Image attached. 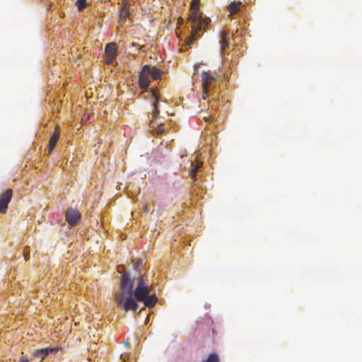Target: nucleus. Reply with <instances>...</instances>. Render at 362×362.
Here are the masks:
<instances>
[{
  "label": "nucleus",
  "instance_id": "nucleus-1",
  "mask_svg": "<svg viewBox=\"0 0 362 362\" xmlns=\"http://www.w3.org/2000/svg\"><path fill=\"white\" fill-rule=\"evenodd\" d=\"M133 279L129 274L124 273L120 279L119 287L115 300L119 308L125 312H136L139 305L136 301L143 302L147 308H153L158 298L155 293H151V285L146 274L139 276L134 289Z\"/></svg>",
  "mask_w": 362,
  "mask_h": 362
},
{
  "label": "nucleus",
  "instance_id": "nucleus-2",
  "mask_svg": "<svg viewBox=\"0 0 362 362\" xmlns=\"http://www.w3.org/2000/svg\"><path fill=\"white\" fill-rule=\"evenodd\" d=\"M210 21L211 20L209 18H204L199 16L197 11L192 12L188 18V21L190 23L192 30L191 35L186 42V46L187 48L191 47V45L194 40L200 37L201 35L199 32L202 29L204 31L206 30Z\"/></svg>",
  "mask_w": 362,
  "mask_h": 362
},
{
  "label": "nucleus",
  "instance_id": "nucleus-3",
  "mask_svg": "<svg viewBox=\"0 0 362 362\" xmlns=\"http://www.w3.org/2000/svg\"><path fill=\"white\" fill-rule=\"evenodd\" d=\"M202 99L206 100L209 97L210 90L216 86L217 78L209 72L202 71L201 74Z\"/></svg>",
  "mask_w": 362,
  "mask_h": 362
},
{
  "label": "nucleus",
  "instance_id": "nucleus-4",
  "mask_svg": "<svg viewBox=\"0 0 362 362\" xmlns=\"http://www.w3.org/2000/svg\"><path fill=\"white\" fill-rule=\"evenodd\" d=\"M60 349L59 346L47 347L41 349H36L33 351L32 357L33 362H42L49 355H55Z\"/></svg>",
  "mask_w": 362,
  "mask_h": 362
},
{
  "label": "nucleus",
  "instance_id": "nucleus-5",
  "mask_svg": "<svg viewBox=\"0 0 362 362\" xmlns=\"http://www.w3.org/2000/svg\"><path fill=\"white\" fill-rule=\"evenodd\" d=\"M150 66L145 65L143 66L139 76V86L141 89H146L150 83Z\"/></svg>",
  "mask_w": 362,
  "mask_h": 362
},
{
  "label": "nucleus",
  "instance_id": "nucleus-6",
  "mask_svg": "<svg viewBox=\"0 0 362 362\" xmlns=\"http://www.w3.org/2000/svg\"><path fill=\"white\" fill-rule=\"evenodd\" d=\"M13 196V190L7 189L6 192L0 195V214H6L8 205L11 200Z\"/></svg>",
  "mask_w": 362,
  "mask_h": 362
},
{
  "label": "nucleus",
  "instance_id": "nucleus-7",
  "mask_svg": "<svg viewBox=\"0 0 362 362\" xmlns=\"http://www.w3.org/2000/svg\"><path fill=\"white\" fill-rule=\"evenodd\" d=\"M117 45L115 42L107 43L105 47V55L106 57L105 63L111 64L114 59L117 57Z\"/></svg>",
  "mask_w": 362,
  "mask_h": 362
},
{
  "label": "nucleus",
  "instance_id": "nucleus-8",
  "mask_svg": "<svg viewBox=\"0 0 362 362\" xmlns=\"http://www.w3.org/2000/svg\"><path fill=\"white\" fill-rule=\"evenodd\" d=\"M80 218L81 214L77 209L70 208L66 211V219L70 225H76Z\"/></svg>",
  "mask_w": 362,
  "mask_h": 362
},
{
  "label": "nucleus",
  "instance_id": "nucleus-9",
  "mask_svg": "<svg viewBox=\"0 0 362 362\" xmlns=\"http://www.w3.org/2000/svg\"><path fill=\"white\" fill-rule=\"evenodd\" d=\"M60 136V131L59 126L57 125L54 132L52 134V136L49 141V148H48V154H50L54 150L57 142L58 141Z\"/></svg>",
  "mask_w": 362,
  "mask_h": 362
},
{
  "label": "nucleus",
  "instance_id": "nucleus-10",
  "mask_svg": "<svg viewBox=\"0 0 362 362\" xmlns=\"http://www.w3.org/2000/svg\"><path fill=\"white\" fill-rule=\"evenodd\" d=\"M228 36L229 32L224 30L221 31L220 34V45H221V52H223L228 47Z\"/></svg>",
  "mask_w": 362,
  "mask_h": 362
},
{
  "label": "nucleus",
  "instance_id": "nucleus-11",
  "mask_svg": "<svg viewBox=\"0 0 362 362\" xmlns=\"http://www.w3.org/2000/svg\"><path fill=\"white\" fill-rule=\"evenodd\" d=\"M243 6H244L240 1L231 2L228 6V9L229 11L228 16H231L240 12Z\"/></svg>",
  "mask_w": 362,
  "mask_h": 362
},
{
  "label": "nucleus",
  "instance_id": "nucleus-12",
  "mask_svg": "<svg viewBox=\"0 0 362 362\" xmlns=\"http://www.w3.org/2000/svg\"><path fill=\"white\" fill-rule=\"evenodd\" d=\"M153 96L156 98V102L153 103V117H152V119L151 120L150 123L152 125V127H154L156 119L159 115V110H158V105H157L158 99V97H157L155 91H153Z\"/></svg>",
  "mask_w": 362,
  "mask_h": 362
},
{
  "label": "nucleus",
  "instance_id": "nucleus-13",
  "mask_svg": "<svg viewBox=\"0 0 362 362\" xmlns=\"http://www.w3.org/2000/svg\"><path fill=\"white\" fill-rule=\"evenodd\" d=\"M149 71H150V76H151V78L153 80L159 79L163 74V71L160 69H159L155 66H150Z\"/></svg>",
  "mask_w": 362,
  "mask_h": 362
},
{
  "label": "nucleus",
  "instance_id": "nucleus-14",
  "mask_svg": "<svg viewBox=\"0 0 362 362\" xmlns=\"http://www.w3.org/2000/svg\"><path fill=\"white\" fill-rule=\"evenodd\" d=\"M132 263L134 269L139 273V276L143 275L144 273H142V270L141 269L143 264V260L140 259H134ZM144 274H146V272H144Z\"/></svg>",
  "mask_w": 362,
  "mask_h": 362
},
{
  "label": "nucleus",
  "instance_id": "nucleus-15",
  "mask_svg": "<svg viewBox=\"0 0 362 362\" xmlns=\"http://www.w3.org/2000/svg\"><path fill=\"white\" fill-rule=\"evenodd\" d=\"M191 166H192V171H191L190 175L192 179L195 180L198 168H200L201 164L197 163L195 165L193 163H191Z\"/></svg>",
  "mask_w": 362,
  "mask_h": 362
},
{
  "label": "nucleus",
  "instance_id": "nucleus-16",
  "mask_svg": "<svg viewBox=\"0 0 362 362\" xmlns=\"http://www.w3.org/2000/svg\"><path fill=\"white\" fill-rule=\"evenodd\" d=\"M202 362H219V357L218 354L211 353L209 355L206 360L203 361Z\"/></svg>",
  "mask_w": 362,
  "mask_h": 362
},
{
  "label": "nucleus",
  "instance_id": "nucleus-17",
  "mask_svg": "<svg viewBox=\"0 0 362 362\" xmlns=\"http://www.w3.org/2000/svg\"><path fill=\"white\" fill-rule=\"evenodd\" d=\"M78 11H81L87 6L86 0H76L75 3Z\"/></svg>",
  "mask_w": 362,
  "mask_h": 362
},
{
  "label": "nucleus",
  "instance_id": "nucleus-18",
  "mask_svg": "<svg viewBox=\"0 0 362 362\" xmlns=\"http://www.w3.org/2000/svg\"><path fill=\"white\" fill-rule=\"evenodd\" d=\"M119 16L123 18H126L128 16V10L125 6L122 8Z\"/></svg>",
  "mask_w": 362,
  "mask_h": 362
},
{
  "label": "nucleus",
  "instance_id": "nucleus-19",
  "mask_svg": "<svg viewBox=\"0 0 362 362\" xmlns=\"http://www.w3.org/2000/svg\"><path fill=\"white\" fill-rule=\"evenodd\" d=\"M158 133H164L165 132V129L164 128V124L163 123H159L157 127Z\"/></svg>",
  "mask_w": 362,
  "mask_h": 362
},
{
  "label": "nucleus",
  "instance_id": "nucleus-20",
  "mask_svg": "<svg viewBox=\"0 0 362 362\" xmlns=\"http://www.w3.org/2000/svg\"><path fill=\"white\" fill-rule=\"evenodd\" d=\"M18 362H33V359L30 358L29 360L28 358H26L25 356H21V357H20Z\"/></svg>",
  "mask_w": 362,
  "mask_h": 362
},
{
  "label": "nucleus",
  "instance_id": "nucleus-21",
  "mask_svg": "<svg viewBox=\"0 0 362 362\" xmlns=\"http://www.w3.org/2000/svg\"><path fill=\"white\" fill-rule=\"evenodd\" d=\"M144 211L145 212H148V211H150V210H149V208H148V206L147 205H144Z\"/></svg>",
  "mask_w": 362,
  "mask_h": 362
},
{
  "label": "nucleus",
  "instance_id": "nucleus-22",
  "mask_svg": "<svg viewBox=\"0 0 362 362\" xmlns=\"http://www.w3.org/2000/svg\"><path fill=\"white\" fill-rule=\"evenodd\" d=\"M182 22H183V19L182 18L178 19V23L181 24V23H182Z\"/></svg>",
  "mask_w": 362,
  "mask_h": 362
},
{
  "label": "nucleus",
  "instance_id": "nucleus-23",
  "mask_svg": "<svg viewBox=\"0 0 362 362\" xmlns=\"http://www.w3.org/2000/svg\"><path fill=\"white\" fill-rule=\"evenodd\" d=\"M132 46H136V43H135V42H133L132 43Z\"/></svg>",
  "mask_w": 362,
  "mask_h": 362
},
{
  "label": "nucleus",
  "instance_id": "nucleus-24",
  "mask_svg": "<svg viewBox=\"0 0 362 362\" xmlns=\"http://www.w3.org/2000/svg\"><path fill=\"white\" fill-rule=\"evenodd\" d=\"M195 3V0H192V6H193V4Z\"/></svg>",
  "mask_w": 362,
  "mask_h": 362
},
{
  "label": "nucleus",
  "instance_id": "nucleus-25",
  "mask_svg": "<svg viewBox=\"0 0 362 362\" xmlns=\"http://www.w3.org/2000/svg\"><path fill=\"white\" fill-rule=\"evenodd\" d=\"M128 344H129V342H128V341H125V342H124V344H125V345H127Z\"/></svg>",
  "mask_w": 362,
  "mask_h": 362
}]
</instances>
